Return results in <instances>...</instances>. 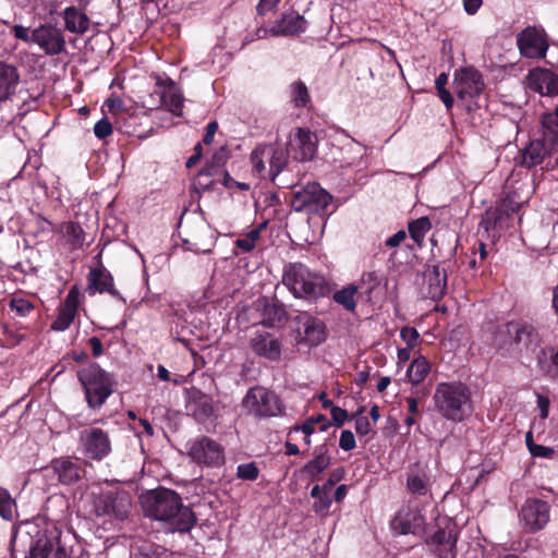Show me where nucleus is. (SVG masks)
<instances>
[{
    "mask_svg": "<svg viewBox=\"0 0 558 558\" xmlns=\"http://www.w3.org/2000/svg\"><path fill=\"white\" fill-rule=\"evenodd\" d=\"M245 412L258 418L272 417L282 414L283 404L278 396L265 387L250 388L242 399Z\"/></svg>",
    "mask_w": 558,
    "mask_h": 558,
    "instance_id": "nucleus-7",
    "label": "nucleus"
},
{
    "mask_svg": "<svg viewBox=\"0 0 558 558\" xmlns=\"http://www.w3.org/2000/svg\"><path fill=\"white\" fill-rule=\"evenodd\" d=\"M258 473V468L254 462L240 464L236 469L238 477L245 481H255Z\"/></svg>",
    "mask_w": 558,
    "mask_h": 558,
    "instance_id": "nucleus-45",
    "label": "nucleus"
},
{
    "mask_svg": "<svg viewBox=\"0 0 558 558\" xmlns=\"http://www.w3.org/2000/svg\"><path fill=\"white\" fill-rule=\"evenodd\" d=\"M447 274L439 265H428L423 274L421 293L424 298L439 300L446 292Z\"/></svg>",
    "mask_w": 558,
    "mask_h": 558,
    "instance_id": "nucleus-16",
    "label": "nucleus"
},
{
    "mask_svg": "<svg viewBox=\"0 0 558 558\" xmlns=\"http://www.w3.org/2000/svg\"><path fill=\"white\" fill-rule=\"evenodd\" d=\"M304 336L302 341L311 347L318 345L326 339V330L324 324L313 317H305L303 322Z\"/></svg>",
    "mask_w": 558,
    "mask_h": 558,
    "instance_id": "nucleus-31",
    "label": "nucleus"
},
{
    "mask_svg": "<svg viewBox=\"0 0 558 558\" xmlns=\"http://www.w3.org/2000/svg\"><path fill=\"white\" fill-rule=\"evenodd\" d=\"M520 53L525 58L541 59L546 56L548 44L544 29L529 26L517 36Z\"/></svg>",
    "mask_w": 558,
    "mask_h": 558,
    "instance_id": "nucleus-14",
    "label": "nucleus"
},
{
    "mask_svg": "<svg viewBox=\"0 0 558 558\" xmlns=\"http://www.w3.org/2000/svg\"><path fill=\"white\" fill-rule=\"evenodd\" d=\"M529 87L545 96L558 95V75L550 70L534 69L527 75Z\"/></svg>",
    "mask_w": 558,
    "mask_h": 558,
    "instance_id": "nucleus-19",
    "label": "nucleus"
},
{
    "mask_svg": "<svg viewBox=\"0 0 558 558\" xmlns=\"http://www.w3.org/2000/svg\"><path fill=\"white\" fill-rule=\"evenodd\" d=\"M425 519L417 509L402 508L391 521V529L400 534L420 535L424 532Z\"/></svg>",
    "mask_w": 558,
    "mask_h": 558,
    "instance_id": "nucleus-17",
    "label": "nucleus"
},
{
    "mask_svg": "<svg viewBox=\"0 0 558 558\" xmlns=\"http://www.w3.org/2000/svg\"><path fill=\"white\" fill-rule=\"evenodd\" d=\"M537 407L541 412V417L546 418L549 413V399L544 396H537Z\"/></svg>",
    "mask_w": 558,
    "mask_h": 558,
    "instance_id": "nucleus-62",
    "label": "nucleus"
},
{
    "mask_svg": "<svg viewBox=\"0 0 558 558\" xmlns=\"http://www.w3.org/2000/svg\"><path fill=\"white\" fill-rule=\"evenodd\" d=\"M106 106L112 114H119L124 111V102L119 97H110L106 100Z\"/></svg>",
    "mask_w": 558,
    "mask_h": 558,
    "instance_id": "nucleus-55",
    "label": "nucleus"
},
{
    "mask_svg": "<svg viewBox=\"0 0 558 558\" xmlns=\"http://www.w3.org/2000/svg\"><path fill=\"white\" fill-rule=\"evenodd\" d=\"M452 87L461 105L473 111L480 107L478 98L484 90L482 74L473 68H462L454 71Z\"/></svg>",
    "mask_w": 558,
    "mask_h": 558,
    "instance_id": "nucleus-6",
    "label": "nucleus"
},
{
    "mask_svg": "<svg viewBox=\"0 0 558 558\" xmlns=\"http://www.w3.org/2000/svg\"><path fill=\"white\" fill-rule=\"evenodd\" d=\"M434 401L436 409L447 420L461 422L470 413V391L461 383L438 384Z\"/></svg>",
    "mask_w": 558,
    "mask_h": 558,
    "instance_id": "nucleus-2",
    "label": "nucleus"
},
{
    "mask_svg": "<svg viewBox=\"0 0 558 558\" xmlns=\"http://www.w3.org/2000/svg\"><path fill=\"white\" fill-rule=\"evenodd\" d=\"M438 96L447 109H450L453 106V97L448 89L444 88L438 90Z\"/></svg>",
    "mask_w": 558,
    "mask_h": 558,
    "instance_id": "nucleus-64",
    "label": "nucleus"
},
{
    "mask_svg": "<svg viewBox=\"0 0 558 558\" xmlns=\"http://www.w3.org/2000/svg\"><path fill=\"white\" fill-rule=\"evenodd\" d=\"M281 0H259L256 7V11L258 15H265L268 12L276 9L277 4Z\"/></svg>",
    "mask_w": 558,
    "mask_h": 558,
    "instance_id": "nucleus-56",
    "label": "nucleus"
},
{
    "mask_svg": "<svg viewBox=\"0 0 558 558\" xmlns=\"http://www.w3.org/2000/svg\"><path fill=\"white\" fill-rule=\"evenodd\" d=\"M51 469L58 475L61 484L71 485L81 477V468L76 461L69 458L56 459L51 462Z\"/></svg>",
    "mask_w": 558,
    "mask_h": 558,
    "instance_id": "nucleus-27",
    "label": "nucleus"
},
{
    "mask_svg": "<svg viewBox=\"0 0 558 558\" xmlns=\"http://www.w3.org/2000/svg\"><path fill=\"white\" fill-rule=\"evenodd\" d=\"M218 130V123L216 121H211L206 126V133L204 135L203 142L206 145H209L214 141L215 133Z\"/></svg>",
    "mask_w": 558,
    "mask_h": 558,
    "instance_id": "nucleus-60",
    "label": "nucleus"
},
{
    "mask_svg": "<svg viewBox=\"0 0 558 558\" xmlns=\"http://www.w3.org/2000/svg\"><path fill=\"white\" fill-rule=\"evenodd\" d=\"M355 430L362 436L369 433L371 424L366 416H361L355 420Z\"/></svg>",
    "mask_w": 558,
    "mask_h": 558,
    "instance_id": "nucleus-58",
    "label": "nucleus"
},
{
    "mask_svg": "<svg viewBox=\"0 0 558 558\" xmlns=\"http://www.w3.org/2000/svg\"><path fill=\"white\" fill-rule=\"evenodd\" d=\"M78 379L84 387L85 398L93 409L100 408L113 391V380L97 364H89L78 371Z\"/></svg>",
    "mask_w": 558,
    "mask_h": 558,
    "instance_id": "nucleus-5",
    "label": "nucleus"
},
{
    "mask_svg": "<svg viewBox=\"0 0 558 558\" xmlns=\"http://www.w3.org/2000/svg\"><path fill=\"white\" fill-rule=\"evenodd\" d=\"M400 337L407 343V347L414 348L417 344L420 335L413 327H403L400 331Z\"/></svg>",
    "mask_w": 558,
    "mask_h": 558,
    "instance_id": "nucleus-49",
    "label": "nucleus"
},
{
    "mask_svg": "<svg viewBox=\"0 0 558 558\" xmlns=\"http://www.w3.org/2000/svg\"><path fill=\"white\" fill-rule=\"evenodd\" d=\"M295 149L294 158L300 161H307L314 158L316 154L317 136L307 129H298L293 142Z\"/></svg>",
    "mask_w": 558,
    "mask_h": 558,
    "instance_id": "nucleus-21",
    "label": "nucleus"
},
{
    "mask_svg": "<svg viewBox=\"0 0 558 558\" xmlns=\"http://www.w3.org/2000/svg\"><path fill=\"white\" fill-rule=\"evenodd\" d=\"M80 447L87 458L102 460L111 451V441L105 430L90 427L81 432Z\"/></svg>",
    "mask_w": 558,
    "mask_h": 558,
    "instance_id": "nucleus-12",
    "label": "nucleus"
},
{
    "mask_svg": "<svg viewBox=\"0 0 558 558\" xmlns=\"http://www.w3.org/2000/svg\"><path fill=\"white\" fill-rule=\"evenodd\" d=\"M550 507L541 499H527L520 513L522 526L526 532L534 533L543 530L549 522Z\"/></svg>",
    "mask_w": 558,
    "mask_h": 558,
    "instance_id": "nucleus-13",
    "label": "nucleus"
},
{
    "mask_svg": "<svg viewBox=\"0 0 558 558\" xmlns=\"http://www.w3.org/2000/svg\"><path fill=\"white\" fill-rule=\"evenodd\" d=\"M405 239H407L405 231L404 230H400V231L396 232L393 235L389 236L386 240L385 244L388 247H396L400 243H402Z\"/></svg>",
    "mask_w": 558,
    "mask_h": 558,
    "instance_id": "nucleus-59",
    "label": "nucleus"
},
{
    "mask_svg": "<svg viewBox=\"0 0 558 558\" xmlns=\"http://www.w3.org/2000/svg\"><path fill=\"white\" fill-rule=\"evenodd\" d=\"M482 5V0H463V7L468 14H475Z\"/></svg>",
    "mask_w": 558,
    "mask_h": 558,
    "instance_id": "nucleus-63",
    "label": "nucleus"
},
{
    "mask_svg": "<svg viewBox=\"0 0 558 558\" xmlns=\"http://www.w3.org/2000/svg\"><path fill=\"white\" fill-rule=\"evenodd\" d=\"M343 472L341 470L333 471L329 478L323 484L324 492L330 494L333 485L341 480Z\"/></svg>",
    "mask_w": 558,
    "mask_h": 558,
    "instance_id": "nucleus-57",
    "label": "nucleus"
},
{
    "mask_svg": "<svg viewBox=\"0 0 558 558\" xmlns=\"http://www.w3.org/2000/svg\"><path fill=\"white\" fill-rule=\"evenodd\" d=\"M15 510V501L10 493L0 487V517L4 520H11Z\"/></svg>",
    "mask_w": 558,
    "mask_h": 558,
    "instance_id": "nucleus-43",
    "label": "nucleus"
},
{
    "mask_svg": "<svg viewBox=\"0 0 558 558\" xmlns=\"http://www.w3.org/2000/svg\"><path fill=\"white\" fill-rule=\"evenodd\" d=\"M34 44L48 56L60 54L66 45L62 31L50 24H41L34 29Z\"/></svg>",
    "mask_w": 558,
    "mask_h": 558,
    "instance_id": "nucleus-15",
    "label": "nucleus"
},
{
    "mask_svg": "<svg viewBox=\"0 0 558 558\" xmlns=\"http://www.w3.org/2000/svg\"><path fill=\"white\" fill-rule=\"evenodd\" d=\"M356 446L354 435L351 430L344 429L339 438V447L344 451H350Z\"/></svg>",
    "mask_w": 558,
    "mask_h": 558,
    "instance_id": "nucleus-51",
    "label": "nucleus"
},
{
    "mask_svg": "<svg viewBox=\"0 0 558 558\" xmlns=\"http://www.w3.org/2000/svg\"><path fill=\"white\" fill-rule=\"evenodd\" d=\"M325 420L326 417L323 414H319L315 417H310L303 423L302 426L293 427L290 433L302 430L305 436H311L315 430L314 426H316V423L325 422Z\"/></svg>",
    "mask_w": 558,
    "mask_h": 558,
    "instance_id": "nucleus-46",
    "label": "nucleus"
},
{
    "mask_svg": "<svg viewBox=\"0 0 558 558\" xmlns=\"http://www.w3.org/2000/svg\"><path fill=\"white\" fill-rule=\"evenodd\" d=\"M186 411L197 421L204 422L214 414L213 400L199 390H192L186 402Z\"/></svg>",
    "mask_w": 558,
    "mask_h": 558,
    "instance_id": "nucleus-22",
    "label": "nucleus"
},
{
    "mask_svg": "<svg viewBox=\"0 0 558 558\" xmlns=\"http://www.w3.org/2000/svg\"><path fill=\"white\" fill-rule=\"evenodd\" d=\"M432 223L427 217L418 218L409 225L411 238L421 245L426 233L430 230Z\"/></svg>",
    "mask_w": 558,
    "mask_h": 558,
    "instance_id": "nucleus-40",
    "label": "nucleus"
},
{
    "mask_svg": "<svg viewBox=\"0 0 558 558\" xmlns=\"http://www.w3.org/2000/svg\"><path fill=\"white\" fill-rule=\"evenodd\" d=\"M143 507L148 517L167 523L172 532H186L195 521L192 510L171 489L150 492L143 498Z\"/></svg>",
    "mask_w": 558,
    "mask_h": 558,
    "instance_id": "nucleus-1",
    "label": "nucleus"
},
{
    "mask_svg": "<svg viewBox=\"0 0 558 558\" xmlns=\"http://www.w3.org/2000/svg\"><path fill=\"white\" fill-rule=\"evenodd\" d=\"M547 155V149L542 141H533L523 150L522 166L533 168L541 165Z\"/></svg>",
    "mask_w": 558,
    "mask_h": 558,
    "instance_id": "nucleus-33",
    "label": "nucleus"
},
{
    "mask_svg": "<svg viewBox=\"0 0 558 558\" xmlns=\"http://www.w3.org/2000/svg\"><path fill=\"white\" fill-rule=\"evenodd\" d=\"M282 283L296 298H319L328 292L323 276L312 272L301 263H290L284 267Z\"/></svg>",
    "mask_w": 558,
    "mask_h": 558,
    "instance_id": "nucleus-3",
    "label": "nucleus"
},
{
    "mask_svg": "<svg viewBox=\"0 0 558 558\" xmlns=\"http://www.w3.org/2000/svg\"><path fill=\"white\" fill-rule=\"evenodd\" d=\"M9 307L19 317H28L35 310L34 304L28 299L17 295L10 300Z\"/></svg>",
    "mask_w": 558,
    "mask_h": 558,
    "instance_id": "nucleus-41",
    "label": "nucleus"
},
{
    "mask_svg": "<svg viewBox=\"0 0 558 558\" xmlns=\"http://www.w3.org/2000/svg\"><path fill=\"white\" fill-rule=\"evenodd\" d=\"M60 233L62 234L64 243L72 250L80 248L84 245L85 233L78 223L65 222L61 225Z\"/></svg>",
    "mask_w": 558,
    "mask_h": 558,
    "instance_id": "nucleus-34",
    "label": "nucleus"
},
{
    "mask_svg": "<svg viewBox=\"0 0 558 558\" xmlns=\"http://www.w3.org/2000/svg\"><path fill=\"white\" fill-rule=\"evenodd\" d=\"M541 371L549 378L558 379V349L545 348L537 356Z\"/></svg>",
    "mask_w": 558,
    "mask_h": 558,
    "instance_id": "nucleus-32",
    "label": "nucleus"
},
{
    "mask_svg": "<svg viewBox=\"0 0 558 558\" xmlns=\"http://www.w3.org/2000/svg\"><path fill=\"white\" fill-rule=\"evenodd\" d=\"M65 29L74 34H85L89 29V17L76 7H68L62 13Z\"/></svg>",
    "mask_w": 558,
    "mask_h": 558,
    "instance_id": "nucleus-29",
    "label": "nucleus"
},
{
    "mask_svg": "<svg viewBox=\"0 0 558 558\" xmlns=\"http://www.w3.org/2000/svg\"><path fill=\"white\" fill-rule=\"evenodd\" d=\"M430 371L428 361L424 356L414 359L407 369V376L412 385L421 384Z\"/></svg>",
    "mask_w": 558,
    "mask_h": 558,
    "instance_id": "nucleus-38",
    "label": "nucleus"
},
{
    "mask_svg": "<svg viewBox=\"0 0 558 558\" xmlns=\"http://www.w3.org/2000/svg\"><path fill=\"white\" fill-rule=\"evenodd\" d=\"M251 345L256 354L277 361L281 355V344L277 338L271 337L268 332H256L251 340Z\"/></svg>",
    "mask_w": 558,
    "mask_h": 558,
    "instance_id": "nucleus-23",
    "label": "nucleus"
},
{
    "mask_svg": "<svg viewBox=\"0 0 558 558\" xmlns=\"http://www.w3.org/2000/svg\"><path fill=\"white\" fill-rule=\"evenodd\" d=\"M77 306L78 293L75 290H71L61 305L57 318L52 323V329L58 331L66 330L74 320Z\"/></svg>",
    "mask_w": 558,
    "mask_h": 558,
    "instance_id": "nucleus-25",
    "label": "nucleus"
},
{
    "mask_svg": "<svg viewBox=\"0 0 558 558\" xmlns=\"http://www.w3.org/2000/svg\"><path fill=\"white\" fill-rule=\"evenodd\" d=\"M330 457L327 450L319 452L308 461L302 469V473L311 477V480H318L320 474L329 466Z\"/></svg>",
    "mask_w": 558,
    "mask_h": 558,
    "instance_id": "nucleus-37",
    "label": "nucleus"
},
{
    "mask_svg": "<svg viewBox=\"0 0 558 558\" xmlns=\"http://www.w3.org/2000/svg\"><path fill=\"white\" fill-rule=\"evenodd\" d=\"M332 424L340 427L348 420V412L340 407H332L330 410Z\"/></svg>",
    "mask_w": 558,
    "mask_h": 558,
    "instance_id": "nucleus-54",
    "label": "nucleus"
},
{
    "mask_svg": "<svg viewBox=\"0 0 558 558\" xmlns=\"http://www.w3.org/2000/svg\"><path fill=\"white\" fill-rule=\"evenodd\" d=\"M340 167L342 168H354L361 170L366 167L364 159V148L359 144H350L345 150L344 156L340 160Z\"/></svg>",
    "mask_w": 558,
    "mask_h": 558,
    "instance_id": "nucleus-35",
    "label": "nucleus"
},
{
    "mask_svg": "<svg viewBox=\"0 0 558 558\" xmlns=\"http://www.w3.org/2000/svg\"><path fill=\"white\" fill-rule=\"evenodd\" d=\"M330 506H331L330 494L325 492L322 497L315 499V502L313 505V510L317 514L325 517L328 513Z\"/></svg>",
    "mask_w": 558,
    "mask_h": 558,
    "instance_id": "nucleus-47",
    "label": "nucleus"
},
{
    "mask_svg": "<svg viewBox=\"0 0 558 558\" xmlns=\"http://www.w3.org/2000/svg\"><path fill=\"white\" fill-rule=\"evenodd\" d=\"M307 28V21L296 12L284 13L279 21L271 26V36L288 37L302 34Z\"/></svg>",
    "mask_w": 558,
    "mask_h": 558,
    "instance_id": "nucleus-20",
    "label": "nucleus"
},
{
    "mask_svg": "<svg viewBox=\"0 0 558 558\" xmlns=\"http://www.w3.org/2000/svg\"><path fill=\"white\" fill-rule=\"evenodd\" d=\"M507 335H509L513 342L527 347L534 338V330L531 326L511 322L505 326Z\"/></svg>",
    "mask_w": 558,
    "mask_h": 558,
    "instance_id": "nucleus-36",
    "label": "nucleus"
},
{
    "mask_svg": "<svg viewBox=\"0 0 558 558\" xmlns=\"http://www.w3.org/2000/svg\"><path fill=\"white\" fill-rule=\"evenodd\" d=\"M150 101L157 108L165 107L175 116L182 114L184 97L177 84L169 77H156Z\"/></svg>",
    "mask_w": 558,
    "mask_h": 558,
    "instance_id": "nucleus-10",
    "label": "nucleus"
},
{
    "mask_svg": "<svg viewBox=\"0 0 558 558\" xmlns=\"http://www.w3.org/2000/svg\"><path fill=\"white\" fill-rule=\"evenodd\" d=\"M438 558L456 557V536L451 532L437 531L432 538Z\"/></svg>",
    "mask_w": 558,
    "mask_h": 558,
    "instance_id": "nucleus-30",
    "label": "nucleus"
},
{
    "mask_svg": "<svg viewBox=\"0 0 558 558\" xmlns=\"http://www.w3.org/2000/svg\"><path fill=\"white\" fill-rule=\"evenodd\" d=\"M88 292L89 294H94L95 292H107L114 298L123 300L113 286V278L111 274L105 268H94L89 271Z\"/></svg>",
    "mask_w": 558,
    "mask_h": 558,
    "instance_id": "nucleus-24",
    "label": "nucleus"
},
{
    "mask_svg": "<svg viewBox=\"0 0 558 558\" xmlns=\"http://www.w3.org/2000/svg\"><path fill=\"white\" fill-rule=\"evenodd\" d=\"M251 161L260 178L274 181L288 163V151L280 145H260L252 151Z\"/></svg>",
    "mask_w": 558,
    "mask_h": 558,
    "instance_id": "nucleus-8",
    "label": "nucleus"
},
{
    "mask_svg": "<svg viewBox=\"0 0 558 558\" xmlns=\"http://www.w3.org/2000/svg\"><path fill=\"white\" fill-rule=\"evenodd\" d=\"M131 508V499L126 493L108 494L105 496V509L102 514H110L119 520L128 517Z\"/></svg>",
    "mask_w": 558,
    "mask_h": 558,
    "instance_id": "nucleus-28",
    "label": "nucleus"
},
{
    "mask_svg": "<svg viewBox=\"0 0 558 558\" xmlns=\"http://www.w3.org/2000/svg\"><path fill=\"white\" fill-rule=\"evenodd\" d=\"M96 137L104 140L112 133V125L107 119L99 120L94 126Z\"/></svg>",
    "mask_w": 558,
    "mask_h": 558,
    "instance_id": "nucleus-52",
    "label": "nucleus"
},
{
    "mask_svg": "<svg viewBox=\"0 0 558 558\" xmlns=\"http://www.w3.org/2000/svg\"><path fill=\"white\" fill-rule=\"evenodd\" d=\"M362 284L365 286L367 292H372L376 289L380 281L381 277L377 271L364 272L361 278Z\"/></svg>",
    "mask_w": 558,
    "mask_h": 558,
    "instance_id": "nucleus-48",
    "label": "nucleus"
},
{
    "mask_svg": "<svg viewBox=\"0 0 558 558\" xmlns=\"http://www.w3.org/2000/svg\"><path fill=\"white\" fill-rule=\"evenodd\" d=\"M291 96L296 107H305L311 101L308 89L302 81L291 84Z\"/></svg>",
    "mask_w": 558,
    "mask_h": 558,
    "instance_id": "nucleus-42",
    "label": "nucleus"
},
{
    "mask_svg": "<svg viewBox=\"0 0 558 558\" xmlns=\"http://www.w3.org/2000/svg\"><path fill=\"white\" fill-rule=\"evenodd\" d=\"M19 82L17 69L12 64L0 61V101L8 100L15 94Z\"/></svg>",
    "mask_w": 558,
    "mask_h": 558,
    "instance_id": "nucleus-26",
    "label": "nucleus"
},
{
    "mask_svg": "<svg viewBox=\"0 0 558 558\" xmlns=\"http://www.w3.org/2000/svg\"><path fill=\"white\" fill-rule=\"evenodd\" d=\"M331 199L332 196L325 189L313 182L293 192L291 206L295 211L323 214Z\"/></svg>",
    "mask_w": 558,
    "mask_h": 558,
    "instance_id": "nucleus-9",
    "label": "nucleus"
},
{
    "mask_svg": "<svg viewBox=\"0 0 558 558\" xmlns=\"http://www.w3.org/2000/svg\"><path fill=\"white\" fill-rule=\"evenodd\" d=\"M357 288L353 284L347 286L343 289L335 292L333 301L342 305L348 311H353L356 306L355 294Z\"/></svg>",
    "mask_w": 558,
    "mask_h": 558,
    "instance_id": "nucleus-39",
    "label": "nucleus"
},
{
    "mask_svg": "<svg viewBox=\"0 0 558 558\" xmlns=\"http://www.w3.org/2000/svg\"><path fill=\"white\" fill-rule=\"evenodd\" d=\"M28 555L25 558H70L60 544L61 531L53 524L29 526Z\"/></svg>",
    "mask_w": 558,
    "mask_h": 558,
    "instance_id": "nucleus-4",
    "label": "nucleus"
},
{
    "mask_svg": "<svg viewBox=\"0 0 558 558\" xmlns=\"http://www.w3.org/2000/svg\"><path fill=\"white\" fill-rule=\"evenodd\" d=\"M529 451L533 457L539 458H551L554 454V449L550 447H546L537 444H529Z\"/></svg>",
    "mask_w": 558,
    "mask_h": 558,
    "instance_id": "nucleus-53",
    "label": "nucleus"
},
{
    "mask_svg": "<svg viewBox=\"0 0 558 558\" xmlns=\"http://www.w3.org/2000/svg\"><path fill=\"white\" fill-rule=\"evenodd\" d=\"M284 310L277 305H267L265 307L264 323L268 326H276L284 320Z\"/></svg>",
    "mask_w": 558,
    "mask_h": 558,
    "instance_id": "nucleus-44",
    "label": "nucleus"
},
{
    "mask_svg": "<svg viewBox=\"0 0 558 558\" xmlns=\"http://www.w3.org/2000/svg\"><path fill=\"white\" fill-rule=\"evenodd\" d=\"M434 483L430 469L427 465L413 464L407 475V490L415 496H426Z\"/></svg>",
    "mask_w": 558,
    "mask_h": 558,
    "instance_id": "nucleus-18",
    "label": "nucleus"
},
{
    "mask_svg": "<svg viewBox=\"0 0 558 558\" xmlns=\"http://www.w3.org/2000/svg\"><path fill=\"white\" fill-rule=\"evenodd\" d=\"M236 247L242 250L243 252H251L255 247V243L250 239L246 234L242 238H239L235 241Z\"/></svg>",
    "mask_w": 558,
    "mask_h": 558,
    "instance_id": "nucleus-61",
    "label": "nucleus"
},
{
    "mask_svg": "<svg viewBox=\"0 0 558 558\" xmlns=\"http://www.w3.org/2000/svg\"><path fill=\"white\" fill-rule=\"evenodd\" d=\"M12 32L16 39L26 44H34V31L31 33L27 27L16 24L12 26Z\"/></svg>",
    "mask_w": 558,
    "mask_h": 558,
    "instance_id": "nucleus-50",
    "label": "nucleus"
},
{
    "mask_svg": "<svg viewBox=\"0 0 558 558\" xmlns=\"http://www.w3.org/2000/svg\"><path fill=\"white\" fill-rule=\"evenodd\" d=\"M189 457L202 466H220L225 463V449L216 440L203 436L192 440L187 449Z\"/></svg>",
    "mask_w": 558,
    "mask_h": 558,
    "instance_id": "nucleus-11",
    "label": "nucleus"
}]
</instances>
